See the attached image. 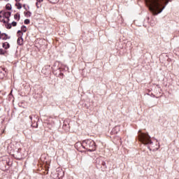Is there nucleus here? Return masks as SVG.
<instances>
[{
  "instance_id": "nucleus-1",
  "label": "nucleus",
  "mask_w": 179,
  "mask_h": 179,
  "mask_svg": "<svg viewBox=\"0 0 179 179\" xmlns=\"http://www.w3.org/2000/svg\"><path fill=\"white\" fill-rule=\"evenodd\" d=\"M169 1L170 0H145V2L152 15H157L163 12Z\"/></svg>"
},
{
  "instance_id": "nucleus-2",
  "label": "nucleus",
  "mask_w": 179,
  "mask_h": 179,
  "mask_svg": "<svg viewBox=\"0 0 179 179\" xmlns=\"http://www.w3.org/2000/svg\"><path fill=\"white\" fill-rule=\"evenodd\" d=\"M81 145L88 152H94L96 150V143L92 139L84 140Z\"/></svg>"
},
{
  "instance_id": "nucleus-3",
  "label": "nucleus",
  "mask_w": 179,
  "mask_h": 179,
  "mask_svg": "<svg viewBox=\"0 0 179 179\" xmlns=\"http://www.w3.org/2000/svg\"><path fill=\"white\" fill-rule=\"evenodd\" d=\"M140 134H138V140L140 142H142L143 145H152L153 143L152 140L150 139V136L148 134L142 133L139 131Z\"/></svg>"
},
{
  "instance_id": "nucleus-4",
  "label": "nucleus",
  "mask_w": 179,
  "mask_h": 179,
  "mask_svg": "<svg viewBox=\"0 0 179 179\" xmlns=\"http://www.w3.org/2000/svg\"><path fill=\"white\" fill-rule=\"evenodd\" d=\"M17 34L20 36V37L17 38V43L18 45H23V32H22L21 31H18Z\"/></svg>"
},
{
  "instance_id": "nucleus-5",
  "label": "nucleus",
  "mask_w": 179,
  "mask_h": 179,
  "mask_svg": "<svg viewBox=\"0 0 179 179\" xmlns=\"http://www.w3.org/2000/svg\"><path fill=\"white\" fill-rule=\"evenodd\" d=\"M22 148H18V150L14 154L16 159H17L18 160H20V159L23 157V153H22Z\"/></svg>"
},
{
  "instance_id": "nucleus-6",
  "label": "nucleus",
  "mask_w": 179,
  "mask_h": 179,
  "mask_svg": "<svg viewBox=\"0 0 179 179\" xmlns=\"http://www.w3.org/2000/svg\"><path fill=\"white\" fill-rule=\"evenodd\" d=\"M1 40H9L10 38V36H8V34L5 33L1 32Z\"/></svg>"
},
{
  "instance_id": "nucleus-7",
  "label": "nucleus",
  "mask_w": 179,
  "mask_h": 179,
  "mask_svg": "<svg viewBox=\"0 0 179 179\" xmlns=\"http://www.w3.org/2000/svg\"><path fill=\"white\" fill-rule=\"evenodd\" d=\"M2 47L4 48V50H9L10 48V44L8 42H4L2 43Z\"/></svg>"
},
{
  "instance_id": "nucleus-8",
  "label": "nucleus",
  "mask_w": 179,
  "mask_h": 179,
  "mask_svg": "<svg viewBox=\"0 0 179 179\" xmlns=\"http://www.w3.org/2000/svg\"><path fill=\"white\" fill-rule=\"evenodd\" d=\"M10 15H11V13L9 11L3 13V16H4L6 19H8V20H9V17H10Z\"/></svg>"
},
{
  "instance_id": "nucleus-9",
  "label": "nucleus",
  "mask_w": 179,
  "mask_h": 179,
  "mask_svg": "<svg viewBox=\"0 0 179 179\" xmlns=\"http://www.w3.org/2000/svg\"><path fill=\"white\" fill-rule=\"evenodd\" d=\"M8 53V51H6L5 49L0 48V55H5Z\"/></svg>"
},
{
  "instance_id": "nucleus-10",
  "label": "nucleus",
  "mask_w": 179,
  "mask_h": 179,
  "mask_svg": "<svg viewBox=\"0 0 179 179\" xmlns=\"http://www.w3.org/2000/svg\"><path fill=\"white\" fill-rule=\"evenodd\" d=\"M14 19L15 20H20V14H19V13H17L16 14H15Z\"/></svg>"
},
{
  "instance_id": "nucleus-11",
  "label": "nucleus",
  "mask_w": 179,
  "mask_h": 179,
  "mask_svg": "<svg viewBox=\"0 0 179 179\" xmlns=\"http://www.w3.org/2000/svg\"><path fill=\"white\" fill-rule=\"evenodd\" d=\"M21 31H23L24 33H26V31H27V28L26 27V26L23 25L21 27Z\"/></svg>"
},
{
  "instance_id": "nucleus-12",
  "label": "nucleus",
  "mask_w": 179,
  "mask_h": 179,
  "mask_svg": "<svg viewBox=\"0 0 179 179\" xmlns=\"http://www.w3.org/2000/svg\"><path fill=\"white\" fill-rule=\"evenodd\" d=\"M15 5L17 9H22V4L20 3H17Z\"/></svg>"
},
{
  "instance_id": "nucleus-13",
  "label": "nucleus",
  "mask_w": 179,
  "mask_h": 179,
  "mask_svg": "<svg viewBox=\"0 0 179 179\" xmlns=\"http://www.w3.org/2000/svg\"><path fill=\"white\" fill-rule=\"evenodd\" d=\"M57 176L58 177H60V178L64 177V171H61L60 173H57Z\"/></svg>"
},
{
  "instance_id": "nucleus-14",
  "label": "nucleus",
  "mask_w": 179,
  "mask_h": 179,
  "mask_svg": "<svg viewBox=\"0 0 179 179\" xmlns=\"http://www.w3.org/2000/svg\"><path fill=\"white\" fill-rule=\"evenodd\" d=\"M24 24H29V23H30V20L29 19L24 20Z\"/></svg>"
},
{
  "instance_id": "nucleus-15",
  "label": "nucleus",
  "mask_w": 179,
  "mask_h": 179,
  "mask_svg": "<svg viewBox=\"0 0 179 179\" xmlns=\"http://www.w3.org/2000/svg\"><path fill=\"white\" fill-rule=\"evenodd\" d=\"M6 9H8V10H10V9H12V8L10 7V4H7L6 6Z\"/></svg>"
},
{
  "instance_id": "nucleus-16",
  "label": "nucleus",
  "mask_w": 179,
  "mask_h": 179,
  "mask_svg": "<svg viewBox=\"0 0 179 179\" xmlns=\"http://www.w3.org/2000/svg\"><path fill=\"white\" fill-rule=\"evenodd\" d=\"M24 15H25V16H27V15L30 16V15H31V13H30V11L24 12Z\"/></svg>"
},
{
  "instance_id": "nucleus-17",
  "label": "nucleus",
  "mask_w": 179,
  "mask_h": 179,
  "mask_svg": "<svg viewBox=\"0 0 179 179\" xmlns=\"http://www.w3.org/2000/svg\"><path fill=\"white\" fill-rule=\"evenodd\" d=\"M17 24V23L16 22H12V26H13V27H16Z\"/></svg>"
},
{
  "instance_id": "nucleus-18",
  "label": "nucleus",
  "mask_w": 179,
  "mask_h": 179,
  "mask_svg": "<svg viewBox=\"0 0 179 179\" xmlns=\"http://www.w3.org/2000/svg\"><path fill=\"white\" fill-rule=\"evenodd\" d=\"M101 164H102L104 167L107 168V166L106 165V162H102Z\"/></svg>"
},
{
  "instance_id": "nucleus-19",
  "label": "nucleus",
  "mask_w": 179,
  "mask_h": 179,
  "mask_svg": "<svg viewBox=\"0 0 179 179\" xmlns=\"http://www.w3.org/2000/svg\"><path fill=\"white\" fill-rule=\"evenodd\" d=\"M7 29H12V25L11 24H8L7 26Z\"/></svg>"
},
{
  "instance_id": "nucleus-20",
  "label": "nucleus",
  "mask_w": 179,
  "mask_h": 179,
  "mask_svg": "<svg viewBox=\"0 0 179 179\" xmlns=\"http://www.w3.org/2000/svg\"><path fill=\"white\" fill-rule=\"evenodd\" d=\"M2 103H3V100L0 98V104H2Z\"/></svg>"
},
{
  "instance_id": "nucleus-21",
  "label": "nucleus",
  "mask_w": 179,
  "mask_h": 179,
  "mask_svg": "<svg viewBox=\"0 0 179 179\" xmlns=\"http://www.w3.org/2000/svg\"><path fill=\"white\" fill-rule=\"evenodd\" d=\"M29 120H31V121H33V116H29Z\"/></svg>"
},
{
  "instance_id": "nucleus-22",
  "label": "nucleus",
  "mask_w": 179,
  "mask_h": 179,
  "mask_svg": "<svg viewBox=\"0 0 179 179\" xmlns=\"http://www.w3.org/2000/svg\"><path fill=\"white\" fill-rule=\"evenodd\" d=\"M1 13H2V11H0V17H2V15H1Z\"/></svg>"
},
{
  "instance_id": "nucleus-23",
  "label": "nucleus",
  "mask_w": 179,
  "mask_h": 179,
  "mask_svg": "<svg viewBox=\"0 0 179 179\" xmlns=\"http://www.w3.org/2000/svg\"><path fill=\"white\" fill-rule=\"evenodd\" d=\"M36 6L38 8V3H36Z\"/></svg>"
},
{
  "instance_id": "nucleus-24",
  "label": "nucleus",
  "mask_w": 179,
  "mask_h": 179,
  "mask_svg": "<svg viewBox=\"0 0 179 179\" xmlns=\"http://www.w3.org/2000/svg\"><path fill=\"white\" fill-rule=\"evenodd\" d=\"M99 160H100L99 158L96 159V162H99Z\"/></svg>"
},
{
  "instance_id": "nucleus-25",
  "label": "nucleus",
  "mask_w": 179,
  "mask_h": 179,
  "mask_svg": "<svg viewBox=\"0 0 179 179\" xmlns=\"http://www.w3.org/2000/svg\"><path fill=\"white\" fill-rule=\"evenodd\" d=\"M43 0H39V2H43Z\"/></svg>"
},
{
  "instance_id": "nucleus-26",
  "label": "nucleus",
  "mask_w": 179,
  "mask_h": 179,
  "mask_svg": "<svg viewBox=\"0 0 179 179\" xmlns=\"http://www.w3.org/2000/svg\"><path fill=\"white\" fill-rule=\"evenodd\" d=\"M16 1V2H19V1H20V0H15Z\"/></svg>"
},
{
  "instance_id": "nucleus-27",
  "label": "nucleus",
  "mask_w": 179,
  "mask_h": 179,
  "mask_svg": "<svg viewBox=\"0 0 179 179\" xmlns=\"http://www.w3.org/2000/svg\"><path fill=\"white\" fill-rule=\"evenodd\" d=\"M1 31H0V40H1Z\"/></svg>"
},
{
  "instance_id": "nucleus-28",
  "label": "nucleus",
  "mask_w": 179,
  "mask_h": 179,
  "mask_svg": "<svg viewBox=\"0 0 179 179\" xmlns=\"http://www.w3.org/2000/svg\"><path fill=\"white\" fill-rule=\"evenodd\" d=\"M4 1H9V0H4Z\"/></svg>"
},
{
  "instance_id": "nucleus-29",
  "label": "nucleus",
  "mask_w": 179,
  "mask_h": 179,
  "mask_svg": "<svg viewBox=\"0 0 179 179\" xmlns=\"http://www.w3.org/2000/svg\"><path fill=\"white\" fill-rule=\"evenodd\" d=\"M115 128H118V127H116Z\"/></svg>"
}]
</instances>
